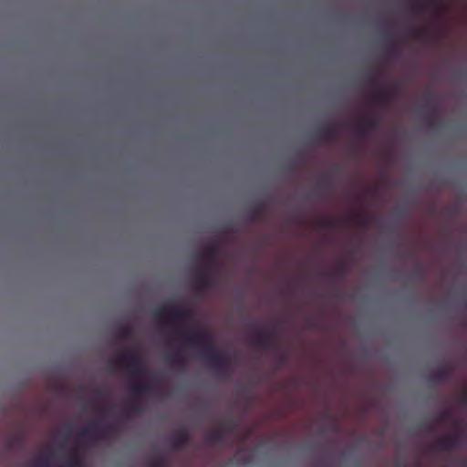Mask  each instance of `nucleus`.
<instances>
[{"label":"nucleus","instance_id":"obj_1","mask_svg":"<svg viewBox=\"0 0 467 467\" xmlns=\"http://www.w3.org/2000/svg\"><path fill=\"white\" fill-rule=\"evenodd\" d=\"M187 343L202 348L200 356L205 363L219 376L230 371L229 358L218 351L212 337L203 331H177Z\"/></svg>","mask_w":467,"mask_h":467},{"label":"nucleus","instance_id":"obj_2","mask_svg":"<svg viewBox=\"0 0 467 467\" xmlns=\"http://www.w3.org/2000/svg\"><path fill=\"white\" fill-rule=\"evenodd\" d=\"M112 363L125 368L131 376L130 391L134 398H142L153 390L150 383L140 380L146 373L141 356L135 350L119 352Z\"/></svg>","mask_w":467,"mask_h":467},{"label":"nucleus","instance_id":"obj_3","mask_svg":"<svg viewBox=\"0 0 467 467\" xmlns=\"http://www.w3.org/2000/svg\"><path fill=\"white\" fill-rule=\"evenodd\" d=\"M250 328V333L255 345L266 350H273L276 348L277 340L272 328L260 327L256 324H252Z\"/></svg>","mask_w":467,"mask_h":467},{"label":"nucleus","instance_id":"obj_4","mask_svg":"<svg viewBox=\"0 0 467 467\" xmlns=\"http://www.w3.org/2000/svg\"><path fill=\"white\" fill-rule=\"evenodd\" d=\"M111 431L112 427L109 424H105L99 420H93L87 428L82 430L80 436L81 438L99 440L108 435Z\"/></svg>","mask_w":467,"mask_h":467},{"label":"nucleus","instance_id":"obj_5","mask_svg":"<svg viewBox=\"0 0 467 467\" xmlns=\"http://www.w3.org/2000/svg\"><path fill=\"white\" fill-rule=\"evenodd\" d=\"M194 288L198 294H202L213 286V279L209 267H200L196 270L193 281Z\"/></svg>","mask_w":467,"mask_h":467},{"label":"nucleus","instance_id":"obj_6","mask_svg":"<svg viewBox=\"0 0 467 467\" xmlns=\"http://www.w3.org/2000/svg\"><path fill=\"white\" fill-rule=\"evenodd\" d=\"M399 92L398 86L391 84L387 88H381L373 94L375 103L380 107L387 106Z\"/></svg>","mask_w":467,"mask_h":467},{"label":"nucleus","instance_id":"obj_7","mask_svg":"<svg viewBox=\"0 0 467 467\" xmlns=\"http://www.w3.org/2000/svg\"><path fill=\"white\" fill-rule=\"evenodd\" d=\"M191 441V434L185 428L178 430L169 440L170 444L174 451L182 450Z\"/></svg>","mask_w":467,"mask_h":467},{"label":"nucleus","instance_id":"obj_8","mask_svg":"<svg viewBox=\"0 0 467 467\" xmlns=\"http://www.w3.org/2000/svg\"><path fill=\"white\" fill-rule=\"evenodd\" d=\"M171 318L169 324L181 323L192 317V311L190 308L182 307L175 302L171 304Z\"/></svg>","mask_w":467,"mask_h":467},{"label":"nucleus","instance_id":"obj_9","mask_svg":"<svg viewBox=\"0 0 467 467\" xmlns=\"http://www.w3.org/2000/svg\"><path fill=\"white\" fill-rule=\"evenodd\" d=\"M217 255V244L215 243H211L204 248V250L199 255V258L206 263L207 265L205 267H209L211 269L212 267H214L216 264Z\"/></svg>","mask_w":467,"mask_h":467},{"label":"nucleus","instance_id":"obj_10","mask_svg":"<svg viewBox=\"0 0 467 467\" xmlns=\"http://www.w3.org/2000/svg\"><path fill=\"white\" fill-rule=\"evenodd\" d=\"M460 444V435L451 434L442 439L438 440L433 448L437 451H449L456 448Z\"/></svg>","mask_w":467,"mask_h":467},{"label":"nucleus","instance_id":"obj_11","mask_svg":"<svg viewBox=\"0 0 467 467\" xmlns=\"http://www.w3.org/2000/svg\"><path fill=\"white\" fill-rule=\"evenodd\" d=\"M316 137L321 141H332L338 137V129L333 125L325 126L316 132Z\"/></svg>","mask_w":467,"mask_h":467},{"label":"nucleus","instance_id":"obj_12","mask_svg":"<svg viewBox=\"0 0 467 467\" xmlns=\"http://www.w3.org/2000/svg\"><path fill=\"white\" fill-rule=\"evenodd\" d=\"M451 369L452 367L451 365H446L439 368L431 376V381L435 385L445 383L450 378Z\"/></svg>","mask_w":467,"mask_h":467},{"label":"nucleus","instance_id":"obj_13","mask_svg":"<svg viewBox=\"0 0 467 467\" xmlns=\"http://www.w3.org/2000/svg\"><path fill=\"white\" fill-rule=\"evenodd\" d=\"M66 467H84V459L78 448H73L67 454Z\"/></svg>","mask_w":467,"mask_h":467},{"label":"nucleus","instance_id":"obj_14","mask_svg":"<svg viewBox=\"0 0 467 467\" xmlns=\"http://www.w3.org/2000/svg\"><path fill=\"white\" fill-rule=\"evenodd\" d=\"M421 109L425 111L426 122L429 126L434 125V120L438 115V109L431 102H426L422 105Z\"/></svg>","mask_w":467,"mask_h":467},{"label":"nucleus","instance_id":"obj_15","mask_svg":"<svg viewBox=\"0 0 467 467\" xmlns=\"http://www.w3.org/2000/svg\"><path fill=\"white\" fill-rule=\"evenodd\" d=\"M168 361L175 366L178 369H184L186 366V359L182 356V352L180 350L171 354L168 356Z\"/></svg>","mask_w":467,"mask_h":467},{"label":"nucleus","instance_id":"obj_16","mask_svg":"<svg viewBox=\"0 0 467 467\" xmlns=\"http://www.w3.org/2000/svg\"><path fill=\"white\" fill-rule=\"evenodd\" d=\"M347 274V268L344 265H339L334 269H331L326 273V275L333 280L341 279Z\"/></svg>","mask_w":467,"mask_h":467},{"label":"nucleus","instance_id":"obj_17","mask_svg":"<svg viewBox=\"0 0 467 467\" xmlns=\"http://www.w3.org/2000/svg\"><path fill=\"white\" fill-rule=\"evenodd\" d=\"M329 186H330L329 177L327 175H323L320 177V179L317 184L315 192L319 195H322L328 190Z\"/></svg>","mask_w":467,"mask_h":467},{"label":"nucleus","instance_id":"obj_18","mask_svg":"<svg viewBox=\"0 0 467 467\" xmlns=\"http://www.w3.org/2000/svg\"><path fill=\"white\" fill-rule=\"evenodd\" d=\"M409 36L415 40H424L428 37L427 29L422 27H413L409 29Z\"/></svg>","mask_w":467,"mask_h":467},{"label":"nucleus","instance_id":"obj_19","mask_svg":"<svg viewBox=\"0 0 467 467\" xmlns=\"http://www.w3.org/2000/svg\"><path fill=\"white\" fill-rule=\"evenodd\" d=\"M265 208L264 203H260L248 213V220L250 222H258L262 219L263 210Z\"/></svg>","mask_w":467,"mask_h":467},{"label":"nucleus","instance_id":"obj_20","mask_svg":"<svg viewBox=\"0 0 467 467\" xmlns=\"http://www.w3.org/2000/svg\"><path fill=\"white\" fill-rule=\"evenodd\" d=\"M223 433L217 428L216 431L210 432L206 439L209 443L212 444H220L224 440Z\"/></svg>","mask_w":467,"mask_h":467},{"label":"nucleus","instance_id":"obj_21","mask_svg":"<svg viewBox=\"0 0 467 467\" xmlns=\"http://www.w3.org/2000/svg\"><path fill=\"white\" fill-rule=\"evenodd\" d=\"M217 428L225 436L226 434L231 433L232 431H234V429L236 428V424L234 423V421L233 420L230 419V420L219 422Z\"/></svg>","mask_w":467,"mask_h":467},{"label":"nucleus","instance_id":"obj_22","mask_svg":"<svg viewBox=\"0 0 467 467\" xmlns=\"http://www.w3.org/2000/svg\"><path fill=\"white\" fill-rule=\"evenodd\" d=\"M117 336L119 339L121 340H124V341H128V340H130L133 338V330L132 328L126 325V326H122L118 333H117Z\"/></svg>","mask_w":467,"mask_h":467},{"label":"nucleus","instance_id":"obj_23","mask_svg":"<svg viewBox=\"0 0 467 467\" xmlns=\"http://www.w3.org/2000/svg\"><path fill=\"white\" fill-rule=\"evenodd\" d=\"M171 301L168 302L167 304L158 307L154 313H153V316L156 319H159V320H165L166 317H167V311H168V308L171 309Z\"/></svg>","mask_w":467,"mask_h":467},{"label":"nucleus","instance_id":"obj_24","mask_svg":"<svg viewBox=\"0 0 467 467\" xmlns=\"http://www.w3.org/2000/svg\"><path fill=\"white\" fill-rule=\"evenodd\" d=\"M361 121L366 126V128L371 132L372 130H376L378 127V119L373 116H366L364 117Z\"/></svg>","mask_w":467,"mask_h":467},{"label":"nucleus","instance_id":"obj_25","mask_svg":"<svg viewBox=\"0 0 467 467\" xmlns=\"http://www.w3.org/2000/svg\"><path fill=\"white\" fill-rule=\"evenodd\" d=\"M355 133L358 137L364 138L367 137L370 132L363 124V122L360 121L355 128Z\"/></svg>","mask_w":467,"mask_h":467},{"label":"nucleus","instance_id":"obj_26","mask_svg":"<svg viewBox=\"0 0 467 467\" xmlns=\"http://www.w3.org/2000/svg\"><path fill=\"white\" fill-rule=\"evenodd\" d=\"M22 442V439L20 435H12L10 436L6 441V446L9 449H13L18 445H20Z\"/></svg>","mask_w":467,"mask_h":467},{"label":"nucleus","instance_id":"obj_27","mask_svg":"<svg viewBox=\"0 0 467 467\" xmlns=\"http://www.w3.org/2000/svg\"><path fill=\"white\" fill-rule=\"evenodd\" d=\"M451 418V411L450 409L443 410L436 418L437 424L441 423L444 420H448Z\"/></svg>","mask_w":467,"mask_h":467},{"label":"nucleus","instance_id":"obj_28","mask_svg":"<svg viewBox=\"0 0 467 467\" xmlns=\"http://www.w3.org/2000/svg\"><path fill=\"white\" fill-rule=\"evenodd\" d=\"M125 411L127 413L130 412H140L141 411V407L138 403H136L134 400H130L128 402V404L125 407Z\"/></svg>","mask_w":467,"mask_h":467},{"label":"nucleus","instance_id":"obj_29","mask_svg":"<svg viewBox=\"0 0 467 467\" xmlns=\"http://www.w3.org/2000/svg\"><path fill=\"white\" fill-rule=\"evenodd\" d=\"M424 10H425V5L419 4V3H412L410 5V11L414 15L422 13Z\"/></svg>","mask_w":467,"mask_h":467},{"label":"nucleus","instance_id":"obj_30","mask_svg":"<svg viewBox=\"0 0 467 467\" xmlns=\"http://www.w3.org/2000/svg\"><path fill=\"white\" fill-rule=\"evenodd\" d=\"M150 467H167L166 461L163 457H158Z\"/></svg>","mask_w":467,"mask_h":467},{"label":"nucleus","instance_id":"obj_31","mask_svg":"<svg viewBox=\"0 0 467 467\" xmlns=\"http://www.w3.org/2000/svg\"><path fill=\"white\" fill-rule=\"evenodd\" d=\"M287 355L283 352L277 353V362L279 366H284L287 362Z\"/></svg>","mask_w":467,"mask_h":467},{"label":"nucleus","instance_id":"obj_32","mask_svg":"<svg viewBox=\"0 0 467 467\" xmlns=\"http://www.w3.org/2000/svg\"><path fill=\"white\" fill-rule=\"evenodd\" d=\"M413 277L417 280H421L424 277L423 272L420 265H417L413 271Z\"/></svg>","mask_w":467,"mask_h":467},{"label":"nucleus","instance_id":"obj_33","mask_svg":"<svg viewBox=\"0 0 467 467\" xmlns=\"http://www.w3.org/2000/svg\"><path fill=\"white\" fill-rule=\"evenodd\" d=\"M319 226L323 229H330L333 226V222L328 219H324L319 222Z\"/></svg>","mask_w":467,"mask_h":467},{"label":"nucleus","instance_id":"obj_34","mask_svg":"<svg viewBox=\"0 0 467 467\" xmlns=\"http://www.w3.org/2000/svg\"><path fill=\"white\" fill-rule=\"evenodd\" d=\"M397 50H398V47L396 45V43L394 42H391L389 47H388V51L389 54L393 55V54H396L397 53Z\"/></svg>","mask_w":467,"mask_h":467},{"label":"nucleus","instance_id":"obj_35","mask_svg":"<svg viewBox=\"0 0 467 467\" xmlns=\"http://www.w3.org/2000/svg\"><path fill=\"white\" fill-rule=\"evenodd\" d=\"M36 463H37L38 465H43V466L47 465V460H46V459H44V458H39V459H37V460H36Z\"/></svg>","mask_w":467,"mask_h":467},{"label":"nucleus","instance_id":"obj_36","mask_svg":"<svg viewBox=\"0 0 467 467\" xmlns=\"http://www.w3.org/2000/svg\"><path fill=\"white\" fill-rule=\"evenodd\" d=\"M461 402L467 403V389L463 391V394L461 397Z\"/></svg>","mask_w":467,"mask_h":467},{"label":"nucleus","instance_id":"obj_37","mask_svg":"<svg viewBox=\"0 0 467 467\" xmlns=\"http://www.w3.org/2000/svg\"><path fill=\"white\" fill-rule=\"evenodd\" d=\"M370 80H371V83H372V84H376V80H377V79H376V77H375V76H372Z\"/></svg>","mask_w":467,"mask_h":467},{"label":"nucleus","instance_id":"obj_38","mask_svg":"<svg viewBox=\"0 0 467 467\" xmlns=\"http://www.w3.org/2000/svg\"><path fill=\"white\" fill-rule=\"evenodd\" d=\"M103 410H104L105 412H109V411L110 410V408H105V409H103Z\"/></svg>","mask_w":467,"mask_h":467},{"label":"nucleus","instance_id":"obj_39","mask_svg":"<svg viewBox=\"0 0 467 467\" xmlns=\"http://www.w3.org/2000/svg\"><path fill=\"white\" fill-rule=\"evenodd\" d=\"M429 4L430 5H434L435 3H434V1H430Z\"/></svg>","mask_w":467,"mask_h":467},{"label":"nucleus","instance_id":"obj_40","mask_svg":"<svg viewBox=\"0 0 467 467\" xmlns=\"http://www.w3.org/2000/svg\"><path fill=\"white\" fill-rule=\"evenodd\" d=\"M290 169H291V170H295V166H294V165H291V166H290Z\"/></svg>","mask_w":467,"mask_h":467},{"label":"nucleus","instance_id":"obj_41","mask_svg":"<svg viewBox=\"0 0 467 467\" xmlns=\"http://www.w3.org/2000/svg\"><path fill=\"white\" fill-rule=\"evenodd\" d=\"M406 256H411V253H410H410H408V254H406Z\"/></svg>","mask_w":467,"mask_h":467}]
</instances>
